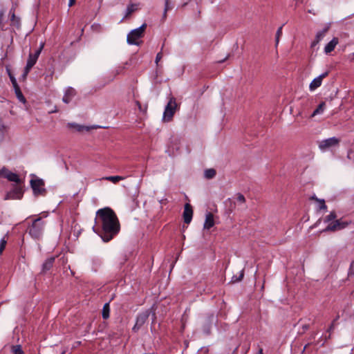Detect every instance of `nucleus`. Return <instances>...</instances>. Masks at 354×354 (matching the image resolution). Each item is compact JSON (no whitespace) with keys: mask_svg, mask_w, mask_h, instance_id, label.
<instances>
[{"mask_svg":"<svg viewBox=\"0 0 354 354\" xmlns=\"http://www.w3.org/2000/svg\"><path fill=\"white\" fill-rule=\"evenodd\" d=\"M95 224L93 227V230L104 242L112 240L120 230L119 220L110 207H104L97 211Z\"/></svg>","mask_w":354,"mask_h":354,"instance_id":"nucleus-1","label":"nucleus"},{"mask_svg":"<svg viewBox=\"0 0 354 354\" xmlns=\"http://www.w3.org/2000/svg\"><path fill=\"white\" fill-rule=\"evenodd\" d=\"M48 213L43 212L42 216L35 218L30 226L28 227V233L31 237L39 239L43 234L45 222L42 221V218L46 217Z\"/></svg>","mask_w":354,"mask_h":354,"instance_id":"nucleus-2","label":"nucleus"},{"mask_svg":"<svg viewBox=\"0 0 354 354\" xmlns=\"http://www.w3.org/2000/svg\"><path fill=\"white\" fill-rule=\"evenodd\" d=\"M180 109V104H178L174 97H169V102L165 107L162 115V121L169 122L172 120L173 117L177 109Z\"/></svg>","mask_w":354,"mask_h":354,"instance_id":"nucleus-3","label":"nucleus"},{"mask_svg":"<svg viewBox=\"0 0 354 354\" xmlns=\"http://www.w3.org/2000/svg\"><path fill=\"white\" fill-rule=\"evenodd\" d=\"M147 28V24H143L140 27L131 30L127 37V41L130 45L140 46L142 41L138 39L144 36V32Z\"/></svg>","mask_w":354,"mask_h":354,"instance_id":"nucleus-4","label":"nucleus"},{"mask_svg":"<svg viewBox=\"0 0 354 354\" xmlns=\"http://www.w3.org/2000/svg\"><path fill=\"white\" fill-rule=\"evenodd\" d=\"M31 176L33 178L30 180V184L32 189L33 195L35 196H46L47 194V190L44 187V180L41 178H37L35 174H31Z\"/></svg>","mask_w":354,"mask_h":354,"instance_id":"nucleus-5","label":"nucleus"},{"mask_svg":"<svg viewBox=\"0 0 354 354\" xmlns=\"http://www.w3.org/2000/svg\"><path fill=\"white\" fill-rule=\"evenodd\" d=\"M24 184L12 185L10 191L6 193L4 200H20L24 194Z\"/></svg>","mask_w":354,"mask_h":354,"instance_id":"nucleus-6","label":"nucleus"},{"mask_svg":"<svg viewBox=\"0 0 354 354\" xmlns=\"http://www.w3.org/2000/svg\"><path fill=\"white\" fill-rule=\"evenodd\" d=\"M151 313V309H147L145 311L139 313L136 319V323L132 330L133 332H138L140 328L146 323Z\"/></svg>","mask_w":354,"mask_h":354,"instance_id":"nucleus-7","label":"nucleus"},{"mask_svg":"<svg viewBox=\"0 0 354 354\" xmlns=\"http://www.w3.org/2000/svg\"><path fill=\"white\" fill-rule=\"evenodd\" d=\"M351 221H343L341 219H336L330 223L323 232H335L346 228Z\"/></svg>","mask_w":354,"mask_h":354,"instance_id":"nucleus-8","label":"nucleus"},{"mask_svg":"<svg viewBox=\"0 0 354 354\" xmlns=\"http://www.w3.org/2000/svg\"><path fill=\"white\" fill-rule=\"evenodd\" d=\"M339 140L335 137H331L319 142V147L322 151H326L330 147L338 145Z\"/></svg>","mask_w":354,"mask_h":354,"instance_id":"nucleus-9","label":"nucleus"},{"mask_svg":"<svg viewBox=\"0 0 354 354\" xmlns=\"http://www.w3.org/2000/svg\"><path fill=\"white\" fill-rule=\"evenodd\" d=\"M214 321V316L213 314H209L203 324V332L206 335H209L211 334V330L212 328V325Z\"/></svg>","mask_w":354,"mask_h":354,"instance_id":"nucleus-10","label":"nucleus"},{"mask_svg":"<svg viewBox=\"0 0 354 354\" xmlns=\"http://www.w3.org/2000/svg\"><path fill=\"white\" fill-rule=\"evenodd\" d=\"M44 44L41 43L40 46L39 48H37L34 53H30L28 55V57L27 59V64L35 66V64L37 63V59L39 57V55L41 54V52L44 48Z\"/></svg>","mask_w":354,"mask_h":354,"instance_id":"nucleus-11","label":"nucleus"},{"mask_svg":"<svg viewBox=\"0 0 354 354\" xmlns=\"http://www.w3.org/2000/svg\"><path fill=\"white\" fill-rule=\"evenodd\" d=\"M67 127L71 129L73 132L79 133H82L84 131H89L91 129L93 128V127L82 125L75 122H68L67 124Z\"/></svg>","mask_w":354,"mask_h":354,"instance_id":"nucleus-12","label":"nucleus"},{"mask_svg":"<svg viewBox=\"0 0 354 354\" xmlns=\"http://www.w3.org/2000/svg\"><path fill=\"white\" fill-rule=\"evenodd\" d=\"M328 75V71H326L318 77H315L310 84L309 88L310 91H314L322 85L324 78Z\"/></svg>","mask_w":354,"mask_h":354,"instance_id":"nucleus-13","label":"nucleus"},{"mask_svg":"<svg viewBox=\"0 0 354 354\" xmlns=\"http://www.w3.org/2000/svg\"><path fill=\"white\" fill-rule=\"evenodd\" d=\"M55 261V257H50L46 259L41 265V270L39 274L44 275L48 271H49L53 268Z\"/></svg>","mask_w":354,"mask_h":354,"instance_id":"nucleus-14","label":"nucleus"},{"mask_svg":"<svg viewBox=\"0 0 354 354\" xmlns=\"http://www.w3.org/2000/svg\"><path fill=\"white\" fill-rule=\"evenodd\" d=\"M192 216H193L192 207L189 203H186L185 205L184 212H183L184 222L187 224H189L192 221Z\"/></svg>","mask_w":354,"mask_h":354,"instance_id":"nucleus-15","label":"nucleus"},{"mask_svg":"<svg viewBox=\"0 0 354 354\" xmlns=\"http://www.w3.org/2000/svg\"><path fill=\"white\" fill-rule=\"evenodd\" d=\"M75 95L76 91L72 87H68L64 93L62 101L66 104H68Z\"/></svg>","mask_w":354,"mask_h":354,"instance_id":"nucleus-16","label":"nucleus"},{"mask_svg":"<svg viewBox=\"0 0 354 354\" xmlns=\"http://www.w3.org/2000/svg\"><path fill=\"white\" fill-rule=\"evenodd\" d=\"M328 29L329 27L326 26L323 30L317 32L315 39L311 44V48L315 47L319 44V42L324 38Z\"/></svg>","mask_w":354,"mask_h":354,"instance_id":"nucleus-17","label":"nucleus"},{"mask_svg":"<svg viewBox=\"0 0 354 354\" xmlns=\"http://www.w3.org/2000/svg\"><path fill=\"white\" fill-rule=\"evenodd\" d=\"M9 15L10 16V21L11 25L17 27V28L20 27V18L15 15V10L14 8H12L10 10Z\"/></svg>","mask_w":354,"mask_h":354,"instance_id":"nucleus-18","label":"nucleus"},{"mask_svg":"<svg viewBox=\"0 0 354 354\" xmlns=\"http://www.w3.org/2000/svg\"><path fill=\"white\" fill-rule=\"evenodd\" d=\"M339 39L337 37H333L331 41H330L324 48V53L326 54H328L334 50L336 45L338 44Z\"/></svg>","mask_w":354,"mask_h":354,"instance_id":"nucleus-19","label":"nucleus"},{"mask_svg":"<svg viewBox=\"0 0 354 354\" xmlns=\"http://www.w3.org/2000/svg\"><path fill=\"white\" fill-rule=\"evenodd\" d=\"M6 179L10 182L15 183L17 185L24 184V180L19 178V175L12 171L8 174Z\"/></svg>","mask_w":354,"mask_h":354,"instance_id":"nucleus-20","label":"nucleus"},{"mask_svg":"<svg viewBox=\"0 0 354 354\" xmlns=\"http://www.w3.org/2000/svg\"><path fill=\"white\" fill-rule=\"evenodd\" d=\"M214 225V216L211 212H208L206 214L205 221L204 223L203 228L204 229H210Z\"/></svg>","mask_w":354,"mask_h":354,"instance_id":"nucleus-21","label":"nucleus"},{"mask_svg":"<svg viewBox=\"0 0 354 354\" xmlns=\"http://www.w3.org/2000/svg\"><path fill=\"white\" fill-rule=\"evenodd\" d=\"M216 175V171L214 169L210 168L207 169L204 171V177L206 179H212L214 178Z\"/></svg>","mask_w":354,"mask_h":354,"instance_id":"nucleus-22","label":"nucleus"},{"mask_svg":"<svg viewBox=\"0 0 354 354\" xmlns=\"http://www.w3.org/2000/svg\"><path fill=\"white\" fill-rule=\"evenodd\" d=\"M125 178L121 176H110L104 177L102 179L112 182L113 183H118L119 181L124 180Z\"/></svg>","mask_w":354,"mask_h":354,"instance_id":"nucleus-23","label":"nucleus"},{"mask_svg":"<svg viewBox=\"0 0 354 354\" xmlns=\"http://www.w3.org/2000/svg\"><path fill=\"white\" fill-rule=\"evenodd\" d=\"M14 90H15V93L16 96H17V99L19 100V101H20L21 102L25 103L26 102V100L25 97L24 96L22 92L20 89L19 86L14 87Z\"/></svg>","mask_w":354,"mask_h":354,"instance_id":"nucleus-24","label":"nucleus"},{"mask_svg":"<svg viewBox=\"0 0 354 354\" xmlns=\"http://www.w3.org/2000/svg\"><path fill=\"white\" fill-rule=\"evenodd\" d=\"M110 313V306L109 303H106L104 304L102 310V316L104 319H107L109 317Z\"/></svg>","mask_w":354,"mask_h":354,"instance_id":"nucleus-25","label":"nucleus"},{"mask_svg":"<svg viewBox=\"0 0 354 354\" xmlns=\"http://www.w3.org/2000/svg\"><path fill=\"white\" fill-rule=\"evenodd\" d=\"M326 107V103L324 102H322L317 106V108L313 112L311 117H314L316 115L320 114L323 113L324 109Z\"/></svg>","mask_w":354,"mask_h":354,"instance_id":"nucleus-26","label":"nucleus"},{"mask_svg":"<svg viewBox=\"0 0 354 354\" xmlns=\"http://www.w3.org/2000/svg\"><path fill=\"white\" fill-rule=\"evenodd\" d=\"M7 127L4 125L1 118H0V142L4 139Z\"/></svg>","mask_w":354,"mask_h":354,"instance_id":"nucleus-27","label":"nucleus"},{"mask_svg":"<svg viewBox=\"0 0 354 354\" xmlns=\"http://www.w3.org/2000/svg\"><path fill=\"white\" fill-rule=\"evenodd\" d=\"M11 352L12 354H24V352L22 350L21 346L19 344L12 346Z\"/></svg>","mask_w":354,"mask_h":354,"instance_id":"nucleus-28","label":"nucleus"},{"mask_svg":"<svg viewBox=\"0 0 354 354\" xmlns=\"http://www.w3.org/2000/svg\"><path fill=\"white\" fill-rule=\"evenodd\" d=\"M243 277H244V270H242L241 272H240V274H239V276L237 277L236 275H234L232 279H231V281H230V283H237V282H239L241 281L243 279Z\"/></svg>","mask_w":354,"mask_h":354,"instance_id":"nucleus-29","label":"nucleus"},{"mask_svg":"<svg viewBox=\"0 0 354 354\" xmlns=\"http://www.w3.org/2000/svg\"><path fill=\"white\" fill-rule=\"evenodd\" d=\"M337 218V214L335 213V211H332L330 212V214L328 215H327L324 219V223H329L333 220H335V218Z\"/></svg>","mask_w":354,"mask_h":354,"instance_id":"nucleus-30","label":"nucleus"},{"mask_svg":"<svg viewBox=\"0 0 354 354\" xmlns=\"http://www.w3.org/2000/svg\"><path fill=\"white\" fill-rule=\"evenodd\" d=\"M135 5L133 4V3H131L129 5H128L127 9H126V14L124 15V17H128L129 15H130L132 12H134V10H136V8H134Z\"/></svg>","mask_w":354,"mask_h":354,"instance_id":"nucleus-31","label":"nucleus"},{"mask_svg":"<svg viewBox=\"0 0 354 354\" xmlns=\"http://www.w3.org/2000/svg\"><path fill=\"white\" fill-rule=\"evenodd\" d=\"M6 243H7V240L6 239V237L4 236L0 240V254H1L3 252V251L4 250Z\"/></svg>","mask_w":354,"mask_h":354,"instance_id":"nucleus-32","label":"nucleus"},{"mask_svg":"<svg viewBox=\"0 0 354 354\" xmlns=\"http://www.w3.org/2000/svg\"><path fill=\"white\" fill-rule=\"evenodd\" d=\"M9 172H10V171L8 168H6V167H2L0 169V177H3L6 178V176L8 175V174H9Z\"/></svg>","mask_w":354,"mask_h":354,"instance_id":"nucleus-33","label":"nucleus"},{"mask_svg":"<svg viewBox=\"0 0 354 354\" xmlns=\"http://www.w3.org/2000/svg\"><path fill=\"white\" fill-rule=\"evenodd\" d=\"M281 35H282V26H280L277 29V32H276V37H275L276 45H278L279 41V38L281 36Z\"/></svg>","mask_w":354,"mask_h":354,"instance_id":"nucleus-34","label":"nucleus"},{"mask_svg":"<svg viewBox=\"0 0 354 354\" xmlns=\"http://www.w3.org/2000/svg\"><path fill=\"white\" fill-rule=\"evenodd\" d=\"M319 203V210H326L327 209V206L325 203V201L324 199H321L320 201H319L318 202Z\"/></svg>","mask_w":354,"mask_h":354,"instance_id":"nucleus-35","label":"nucleus"},{"mask_svg":"<svg viewBox=\"0 0 354 354\" xmlns=\"http://www.w3.org/2000/svg\"><path fill=\"white\" fill-rule=\"evenodd\" d=\"M236 200L238 202H239L240 203H245V196L241 194V193H238L236 194Z\"/></svg>","mask_w":354,"mask_h":354,"instance_id":"nucleus-36","label":"nucleus"},{"mask_svg":"<svg viewBox=\"0 0 354 354\" xmlns=\"http://www.w3.org/2000/svg\"><path fill=\"white\" fill-rule=\"evenodd\" d=\"M172 8H173V6L171 5V3H170L169 0H165V8H164L165 12H167L168 10H170Z\"/></svg>","mask_w":354,"mask_h":354,"instance_id":"nucleus-37","label":"nucleus"},{"mask_svg":"<svg viewBox=\"0 0 354 354\" xmlns=\"http://www.w3.org/2000/svg\"><path fill=\"white\" fill-rule=\"evenodd\" d=\"M348 275V277H351V276L354 275V260L351 263Z\"/></svg>","mask_w":354,"mask_h":354,"instance_id":"nucleus-38","label":"nucleus"},{"mask_svg":"<svg viewBox=\"0 0 354 354\" xmlns=\"http://www.w3.org/2000/svg\"><path fill=\"white\" fill-rule=\"evenodd\" d=\"M9 78L10 80V82H12L13 88L19 86L14 75H10Z\"/></svg>","mask_w":354,"mask_h":354,"instance_id":"nucleus-39","label":"nucleus"},{"mask_svg":"<svg viewBox=\"0 0 354 354\" xmlns=\"http://www.w3.org/2000/svg\"><path fill=\"white\" fill-rule=\"evenodd\" d=\"M33 67V66H31L28 64L26 63V66L24 67V72H25L26 74L28 75V73H30V70L32 69V68Z\"/></svg>","mask_w":354,"mask_h":354,"instance_id":"nucleus-40","label":"nucleus"},{"mask_svg":"<svg viewBox=\"0 0 354 354\" xmlns=\"http://www.w3.org/2000/svg\"><path fill=\"white\" fill-rule=\"evenodd\" d=\"M156 319V313L153 312L152 313V323H151V332L153 333V324L155 322V320Z\"/></svg>","mask_w":354,"mask_h":354,"instance_id":"nucleus-41","label":"nucleus"},{"mask_svg":"<svg viewBox=\"0 0 354 354\" xmlns=\"http://www.w3.org/2000/svg\"><path fill=\"white\" fill-rule=\"evenodd\" d=\"M335 323L334 322H332L331 324L328 327L327 332L330 333L335 328Z\"/></svg>","mask_w":354,"mask_h":354,"instance_id":"nucleus-42","label":"nucleus"},{"mask_svg":"<svg viewBox=\"0 0 354 354\" xmlns=\"http://www.w3.org/2000/svg\"><path fill=\"white\" fill-rule=\"evenodd\" d=\"M162 58V53L161 52H159L157 55H156V63L158 64V62Z\"/></svg>","mask_w":354,"mask_h":354,"instance_id":"nucleus-43","label":"nucleus"},{"mask_svg":"<svg viewBox=\"0 0 354 354\" xmlns=\"http://www.w3.org/2000/svg\"><path fill=\"white\" fill-rule=\"evenodd\" d=\"M6 73H7L8 77H10V75H13L9 65L6 66Z\"/></svg>","mask_w":354,"mask_h":354,"instance_id":"nucleus-44","label":"nucleus"},{"mask_svg":"<svg viewBox=\"0 0 354 354\" xmlns=\"http://www.w3.org/2000/svg\"><path fill=\"white\" fill-rule=\"evenodd\" d=\"M28 74H26L25 72H23L22 75L19 77L20 81H25L27 78Z\"/></svg>","mask_w":354,"mask_h":354,"instance_id":"nucleus-45","label":"nucleus"},{"mask_svg":"<svg viewBox=\"0 0 354 354\" xmlns=\"http://www.w3.org/2000/svg\"><path fill=\"white\" fill-rule=\"evenodd\" d=\"M136 105L138 106V109H139L140 111H146L147 108H145L144 110H142V106H141V104H140V102L139 101H136Z\"/></svg>","mask_w":354,"mask_h":354,"instance_id":"nucleus-46","label":"nucleus"},{"mask_svg":"<svg viewBox=\"0 0 354 354\" xmlns=\"http://www.w3.org/2000/svg\"><path fill=\"white\" fill-rule=\"evenodd\" d=\"M310 200H313V201H315L317 202H319V201H320L321 199L320 198H318L315 194L313 195L312 196L310 197L309 198Z\"/></svg>","mask_w":354,"mask_h":354,"instance_id":"nucleus-47","label":"nucleus"},{"mask_svg":"<svg viewBox=\"0 0 354 354\" xmlns=\"http://www.w3.org/2000/svg\"><path fill=\"white\" fill-rule=\"evenodd\" d=\"M75 1H76V0H69L68 6L71 7L72 6H73L75 4Z\"/></svg>","mask_w":354,"mask_h":354,"instance_id":"nucleus-48","label":"nucleus"},{"mask_svg":"<svg viewBox=\"0 0 354 354\" xmlns=\"http://www.w3.org/2000/svg\"><path fill=\"white\" fill-rule=\"evenodd\" d=\"M302 328L305 331V330L309 329V325L308 324H304V325L302 326Z\"/></svg>","mask_w":354,"mask_h":354,"instance_id":"nucleus-49","label":"nucleus"},{"mask_svg":"<svg viewBox=\"0 0 354 354\" xmlns=\"http://www.w3.org/2000/svg\"><path fill=\"white\" fill-rule=\"evenodd\" d=\"M167 12H165V10H164V12H163V14H162V20L165 21L167 18Z\"/></svg>","mask_w":354,"mask_h":354,"instance_id":"nucleus-50","label":"nucleus"},{"mask_svg":"<svg viewBox=\"0 0 354 354\" xmlns=\"http://www.w3.org/2000/svg\"><path fill=\"white\" fill-rule=\"evenodd\" d=\"M316 335H317V333H313L310 335V339H315L316 337Z\"/></svg>","mask_w":354,"mask_h":354,"instance_id":"nucleus-51","label":"nucleus"},{"mask_svg":"<svg viewBox=\"0 0 354 354\" xmlns=\"http://www.w3.org/2000/svg\"><path fill=\"white\" fill-rule=\"evenodd\" d=\"M257 354H263L262 348H259Z\"/></svg>","mask_w":354,"mask_h":354,"instance_id":"nucleus-52","label":"nucleus"},{"mask_svg":"<svg viewBox=\"0 0 354 354\" xmlns=\"http://www.w3.org/2000/svg\"><path fill=\"white\" fill-rule=\"evenodd\" d=\"M95 26H98V28H100V24H93L92 25V28H94Z\"/></svg>","mask_w":354,"mask_h":354,"instance_id":"nucleus-53","label":"nucleus"},{"mask_svg":"<svg viewBox=\"0 0 354 354\" xmlns=\"http://www.w3.org/2000/svg\"><path fill=\"white\" fill-rule=\"evenodd\" d=\"M339 318V316L337 315L334 319L333 322H334L335 323L337 321V319Z\"/></svg>","mask_w":354,"mask_h":354,"instance_id":"nucleus-54","label":"nucleus"},{"mask_svg":"<svg viewBox=\"0 0 354 354\" xmlns=\"http://www.w3.org/2000/svg\"><path fill=\"white\" fill-rule=\"evenodd\" d=\"M308 345H309V344H306V345L304 346V349H303V351H302V352H303V353L305 351V350L306 349V348H307V346H308Z\"/></svg>","mask_w":354,"mask_h":354,"instance_id":"nucleus-55","label":"nucleus"},{"mask_svg":"<svg viewBox=\"0 0 354 354\" xmlns=\"http://www.w3.org/2000/svg\"><path fill=\"white\" fill-rule=\"evenodd\" d=\"M227 58V57H225V59H222V60L219 61L218 62H219V63H223V62H225V60Z\"/></svg>","mask_w":354,"mask_h":354,"instance_id":"nucleus-56","label":"nucleus"},{"mask_svg":"<svg viewBox=\"0 0 354 354\" xmlns=\"http://www.w3.org/2000/svg\"><path fill=\"white\" fill-rule=\"evenodd\" d=\"M330 334L328 337H326V340H327L328 339H330Z\"/></svg>","mask_w":354,"mask_h":354,"instance_id":"nucleus-57","label":"nucleus"},{"mask_svg":"<svg viewBox=\"0 0 354 354\" xmlns=\"http://www.w3.org/2000/svg\"><path fill=\"white\" fill-rule=\"evenodd\" d=\"M55 112H57V110L50 111V113H55Z\"/></svg>","mask_w":354,"mask_h":354,"instance_id":"nucleus-58","label":"nucleus"},{"mask_svg":"<svg viewBox=\"0 0 354 354\" xmlns=\"http://www.w3.org/2000/svg\"><path fill=\"white\" fill-rule=\"evenodd\" d=\"M1 30H5V29H4L3 26H1Z\"/></svg>","mask_w":354,"mask_h":354,"instance_id":"nucleus-59","label":"nucleus"},{"mask_svg":"<svg viewBox=\"0 0 354 354\" xmlns=\"http://www.w3.org/2000/svg\"><path fill=\"white\" fill-rule=\"evenodd\" d=\"M353 56V58H351L352 59H354V53L351 55Z\"/></svg>","mask_w":354,"mask_h":354,"instance_id":"nucleus-60","label":"nucleus"},{"mask_svg":"<svg viewBox=\"0 0 354 354\" xmlns=\"http://www.w3.org/2000/svg\"><path fill=\"white\" fill-rule=\"evenodd\" d=\"M326 340L324 341V343H322V346L324 345V343H326Z\"/></svg>","mask_w":354,"mask_h":354,"instance_id":"nucleus-61","label":"nucleus"},{"mask_svg":"<svg viewBox=\"0 0 354 354\" xmlns=\"http://www.w3.org/2000/svg\"><path fill=\"white\" fill-rule=\"evenodd\" d=\"M326 340L324 341V343H322V346L324 345V343H326Z\"/></svg>","mask_w":354,"mask_h":354,"instance_id":"nucleus-62","label":"nucleus"},{"mask_svg":"<svg viewBox=\"0 0 354 354\" xmlns=\"http://www.w3.org/2000/svg\"><path fill=\"white\" fill-rule=\"evenodd\" d=\"M187 4V3H185L183 4V6H186Z\"/></svg>","mask_w":354,"mask_h":354,"instance_id":"nucleus-63","label":"nucleus"},{"mask_svg":"<svg viewBox=\"0 0 354 354\" xmlns=\"http://www.w3.org/2000/svg\"><path fill=\"white\" fill-rule=\"evenodd\" d=\"M62 354H64V353H62Z\"/></svg>","mask_w":354,"mask_h":354,"instance_id":"nucleus-64","label":"nucleus"}]
</instances>
